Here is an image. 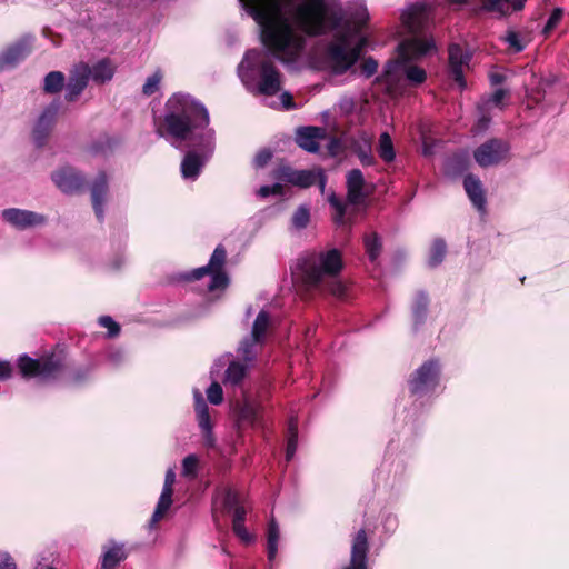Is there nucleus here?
<instances>
[{"label": "nucleus", "mask_w": 569, "mask_h": 569, "mask_svg": "<svg viewBox=\"0 0 569 569\" xmlns=\"http://www.w3.org/2000/svg\"><path fill=\"white\" fill-rule=\"evenodd\" d=\"M239 2L248 16L262 26L264 42L276 48L286 60L297 57L303 46V36L295 24H300L311 34H328L325 58L337 74L346 72L357 62L367 43L362 30L369 13L363 0H355L347 6L341 0Z\"/></svg>", "instance_id": "nucleus-1"}, {"label": "nucleus", "mask_w": 569, "mask_h": 569, "mask_svg": "<svg viewBox=\"0 0 569 569\" xmlns=\"http://www.w3.org/2000/svg\"><path fill=\"white\" fill-rule=\"evenodd\" d=\"M157 133L172 146L187 142L191 148L181 162L186 180H196L216 149V131L207 108L188 93H173L156 120Z\"/></svg>", "instance_id": "nucleus-2"}, {"label": "nucleus", "mask_w": 569, "mask_h": 569, "mask_svg": "<svg viewBox=\"0 0 569 569\" xmlns=\"http://www.w3.org/2000/svg\"><path fill=\"white\" fill-rule=\"evenodd\" d=\"M431 21L432 8L427 3L411 4L402 12L401 22L410 37L399 43L398 59L388 62L383 74L377 79L386 84L390 94L401 92L402 78L412 87L426 81V71L410 62L437 51L433 39L428 34Z\"/></svg>", "instance_id": "nucleus-3"}, {"label": "nucleus", "mask_w": 569, "mask_h": 569, "mask_svg": "<svg viewBox=\"0 0 569 569\" xmlns=\"http://www.w3.org/2000/svg\"><path fill=\"white\" fill-rule=\"evenodd\" d=\"M257 24L263 48L251 49L244 53L238 66V76L246 89L254 96L271 98L280 92L278 101L268 103L271 108L291 109L295 107L293 99L290 92L282 91L283 76L276 66L274 59L290 69L300 68L306 58L307 37H318L319 34L308 33L300 24H295L296 30L303 36V46L297 57L286 60L276 48L264 42L262 26ZM325 36L328 37V34Z\"/></svg>", "instance_id": "nucleus-4"}, {"label": "nucleus", "mask_w": 569, "mask_h": 569, "mask_svg": "<svg viewBox=\"0 0 569 569\" xmlns=\"http://www.w3.org/2000/svg\"><path fill=\"white\" fill-rule=\"evenodd\" d=\"M341 269L340 252L337 249H330L300 257L292 273L296 281L307 289L326 288L331 295L342 298L346 287L338 279Z\"/></svg>", "instance_id": "nucleus-5"}, {"label": "nucleus", "mask_w": 569, "mask_h": 569, "mask_svg": "<svg viewBox=\"0 0 569 569\" xmlns=\"http://www.w3.org/2000/svg\"><path fill=\"white\" fill-rule=\"evenodd\" d=\"M270 323V315L261 310L253 321L250 335L244 337L238 347V353L246 362L251 363L262 350Z\"/></svg>", "instance_id": "nucleus-6"}, {"label": "nucleus", "mask_w": 569, "mask_h": 569, "mask_svg": "<svg viewBox=\"0 0 569 569\" xmlns=\"http://www.w3.org/2000/svg\"><path fill=\"white\" fill-rule=\"evenodd\" d=\"M226 250L222 246H218L207 266L194 269L191 273L187 274L184 278L187 280H198L204 276H210V282L208 284L209 291L226 289L229 279L227 274L222 271V267L226 261Z\"/></svg>", "instance_id": "nucleus-7"}, {"label": "nucleus", "mask_w": 569, "mask_h": 569, "mask_svg": "<svg viewBox=\"0 0 569 569\" xmlns=\"http://www.w3.org/2000/svg\"><path fill=\"white\" fill-rule=\"evenodd\" d=\"M61 366L60 358L54 355L43 356L39 359L23 355L18 359V368L23 378H38L43 381L54 378Z\"/></svg>", "instance_id": "nucleus-8"}, {"label": "nucleus", "mask_w": 569, "mask_h": 569, "mask_svg": "<svg viewBox=\"0 0 569 569\" xmlns=\"http://www.w3.org/2000/svg\"><path fill=\"white\" fill-rule=\"evenodd\" d=\"M278 179L300 188H308L318 184L321 192L325 191L326 176L322 169L295 170L290 167H281L277 171Z\"/></svg>", "instance_id": "nucleus-9"}, {"label": "nucleus", "mask_w": 569, "mask_h": 569, "mask_svg": "<svg viewBox=\"0 0 569 569\" xmlns=\"http://www.w3.org/2000/svg\"><path fill=\"white\" fill-rule=\"evenodd\" d=\"M440 367L435 360L426 361L419 367L409 381L413 395H425L432 391L438 385Z\"/></svg>", "instance_id": "nucleus-10"}, {"label": "nucleus", "mask_w": 569, "mask_h": 569, "mask_svg": "<svg viewBox=\"0 0 569 569\" xmlns=\"http://www.w3.org/2000/svg\"><path fill=\"white\" fill-rule=\"evenodd\" d=\"M213 515L219 510L222 512L233 511L232 523L244 522L247 511L239 505V497L236 491L229 488L217 490L212 500Z\"/></svg>", "instance_id": "nucleus-11"}, {"label": "nucleus", "mask_w": 569, "mask_h": 569, "mask_svg": "<svg viewBox=\"0 0 569 569\" xmlns=\"http://www.w3.org/2000/svg\"><path fill=\"white\" fill-rule=\"evenodd\" d=\"M509 146L499 139H491L478 147L473 157L480 167H491L500 163L507 158Z\"/></svg>", "instance_id": "nucleus-12"}, {"label": "nucleus", "mask_w": 569, "mask_h": 569, "mask_svg": "<svg viewBox=\"0 0 569 569\" xmlns=\"http://www.w3.org/2000/svg\"><path fill=\"white\" fill-rule=\"evenodd\" d=\"M91 76L90 66L80 62L70 70L68 82L66 83L64 98L69 102L76 101L87 88Z\"/></svg>", "instance_id": "nucleus-13"}, {"label": "nucleus", "mask_w": 569, "mask_h": 569, "mask_svg": "<svg viewBox=\"0 0 569 569\" xmlns=\"http://www.w3.org/2000/svg\"><path fill=\"white\" fill-rule=\"evenodd\" d=\"M33 38L24 36L0 52V70L16 67L32 51Z\"/></svg>", "instance_id": "nucleus-14"}, {"label": "nucleus", "mask_w": 569, "mask_h": 569, "mask_svg": "<svg viewBox=\"0 0 569 569\" xmlns=\"http://www.w3.org/2000/svg\"><path fill=\"white\" fill-rule=\"evenodd\" d=\"M449 73L460 89L466 88L465 70L469 68L471 54L460 44L449 47Z\"/></svg>", "instance_id": "nucleus-15"}, {"label": "nucleus", "mask_w": 569, "mask_h": 569, "mask_svg": "<svg viewBox=\"0 0 569 569\" xmlns=\"http://www.w3.org/2000/svg\"><path fill=\"white\" fill-rule=\"evenodd\" d=\"M59 110L60 103L58 101H53L42 110L41 114L37 119L33 128V140L38 147H42L46 143V140L56 123Z\"/></svg>", "instance_id": "nucleus-16"}, {"label": "nucleus", "mask_w": 569, "mask_h": 569, "mask_svg": "<svg viewBox=\"0 0 569 569\" xmlns=\"http://www.w3.org/2000/svg\"><path fill=\"white\" fill-rule=\"evenodd\" d=\"M176 482V472L169 468L166 472L164 482L158 503L150 520V527H154L169 511L172 506L173 485Z\"/></svg>", "instance_id": "nucleus-17"}, {"label": "nucleus", "mask_w": 569, "mask_h": 569, "mask_svg": "<svg viewBox=\"0 0 569 569\" xmlns=\"http://www.w3.org/2000/svg\"><path fill=\"white\" fill-rule=\"evenodd\" d=\"M193 395L197 420L204 438V445L207 447H213L214 437L212 433V425L209 415V408L202 397V393L199 390H194Z\"/></svg>", "instance_id": "nucleus-18"}, {"label": "nucleus", "mask_w": 569, "mask_h": 569, "mask_svg": "<svg viewBox=\"0 0 569 569\" xmlns=\"http://www.w3.org/2000/svg\"><path fill=\"white\" fill-rule=\"evenodd\" d=\"M2 217L8 223L18 229L34 227L44 222L43 216L33 211L17 208L3 210Z\"/></svg>", "instance_id": "nucleus-19"}, {"label": "nucleus", "mask_w": 569, "mask_h": 569, "mask_svg": "<svg viewBox=\"0 0 569 569\" xmlns=\"http://www.w3.org/2000/svg\"><path fill=\"white\" fill-rule=\"evenodd\" d=\"M368 537L359 530L352 540L350 563L343 569H368Z\"/></svg>", "instance_id": "nucleus-20"}, {"label": "nucleus", "mask_w": 569, "mask_h": 569, "mask_svg": "<svg viewBox=\"0 0 569 569\" xmlns=\"http://www.w3.org/2000/svg\"><path fill=\"white\" fill-rule=\"evenodd\" d=\"M54 184L64 193L78 191L83 186V178L72 168L66 167L52 173Z\"/></svg>", "instance_id": "nucleus-21"}, {"label": "nucleus", "mask_w": 569, "mask_h": 569, "mask_svg": "<svg viewBox=\"0 0 569 569\" xmlns=\"http://www.w3.org/2000/svg\"><path fill=\"white\" fill-rule=\"evenodd\" d=\"M326 138V130L318 127H305L297 131L296 141L303 150L316 153L319 151L320 141Z\"/></svg>", "instance_id": "nucleus-22"}, {"label": "nucleus", "mask_w": 569, "mask_h": 569, "mask_svg": "<svg viewBox=\"0 0 569 569\" xmlns=\"http://www.w3.org/2000/svg\"><path fill=\"white\" fill-rule=\"evenodd\" d=\"M233 411L237 416L239 425L259 426L260 425V411L259 405L250 401L244 397L243 402H238L233 406Z\"/></svg>", "instance_id": "nucleus-23"}, {"label": "nucleus", "mask_w": 569, "mask_h": 569, "mask_svg": "<svg viewBox=\"0 0 569 569\" xmlns=\"http://www.w3.org/2000/svg\"><path fill=\"white\" fill-rule=\"evenodd\" d=\"M347 197L352 204H359L365 201V178L359 169H352L347 174Z\"/></svg>", "instance_id": "nucleus-24"}, {"label": "nucleus", "mask_w": 569, "mask_h": 569, "mask_svg": "<svg viewBox=\"0 0 569 569\" xmlns=\"http://www.w3.org/2000/svg\"><path fill=\"white\" fill-rule=\"evenodd\" d=\"M127 558V552L123 543L111 541L103 547L101 556L102 569H114L121 561Z\"/></svg>", "instance_id": "nucleus-25"}, {"label": "nucleus", "mask_w": 569, "mask_h": 569, "mask_svg": "<svg viewBox=\"0 0 569 569\" xmlns=\"http://www.w3.org/2000/svg\"><path fill=\"white\" fill-rule=\"evenodd\" d=\"M527 0H483L482 9L500 16H508L523 9Z\"/></svg>", "instance_id": "nucleus-26"}, {"label": "nucleus", "mask_w": 569, "mask_h": 569, "mask_svg": "<svg viewBox=\"0 0 569 569\" xmlns=\"http://www.w3.org/2000/svg\"><path fill=\"white\" fill-rule=\"evenodd\" d=\"M108 190L107 177L100 173L91 187V198L96 216L99 220L103 218V202Z\"/></svg>", "instance_id": "nucleus-27"}, {"label": "nucleus", "mask_w": 569, "mask_h": 569, "mask_svg": "<svg viewBox=\"0 0 569 569\" xmlns=\"http://www.w3.org/2000/svg\"><path fill=\"white\" fill-rule=\"evenodd\" d=\"M463 187L472 204L479 211H483L486 206V198L483 194L481 181L475 176L468 174L465 177Z\"/></svg>", "instance_id": "nucleus-28"}, {"label": "nucleus", "mask_w": 569, "mask_h": 569, "mask_svg": "<svg viewBox=\"0 0 569 569\" xmlns=\"http://www.w3.org/2000/svg\"><path fill=\"white\" fill-rule=\"evenodd\" d=\"M90 78L98 83L110 81L114 74V67L108 59L98 61L92 68L90 67Z\"/></svg>", "instance_id": "nucleus-29"}, {"label": "nucleus", "mask_w": 569, "mask_h": 569, "mask_svg": "<svg viewBox=\"0 0 569 569\" xmlns=\"http://www.w3.org/2000/svg\"><path fill=\"white\" fill-rule=\"evenodd\" d=\"M249 369L248 363H241L240 361H231L226 370L224 383L232 386L239 385L246 377Z\"/></svg>", "instance_id": "nucleus-30"}, {"label": "nucleus", "mask_w": 569, "mask_h": 569, "mask_svg": "<svg viewBox=\"0 0 569 569\" xmlns=\"http://www.w3.org/2000/svg\"><path fill=\"white\" fill-rule=\"evenodd\" d=\"M267 548H268V560L273 561L277 552H278V543L280 540V531L278 523L272 518L268 526V539H267Z\"/></svg>", "instance_id": "nucleus-31"}, {"label": "nucleus", "mask_w": 569, "mask_h": 569, "mask_svg": "<svg viewBox=\"0 0 569 569\" xmlns=\"http://www.w3.org/2000/svg\"><path fill=\"white\" fill-rule=\"evenodd\" d=\"M66 78L60 71L49 72L43 80V90L47 93H58L64 86Z\"/></svg>", "instance_id": "nucleus-32"}, {"label": "nucleus", "mask_w": 569, "mask_h": 569, "mask_svg": "<svg viewBox=\"0 0 569 569\" xmlns=\"http://www.w3.org/2000/svg\"><path fill=\"white\" fill-rule=\"evenodd\" d=\"M378 154L385 162H392L396 158L392 140L387 132H382L379 137Z\"/></svg>", "instance_id": "nucleus-33"}, {"label": "nucleus", "mask_w": 569, "mask_h": 569, "mask_svg": "<svg viewBox=\"0 0 569 569\" xmlns=\"http://www.w3.org/2000/svg\"><path fill=\"white\" fill-rule=\"evenodd\" d=\"M446 252V242L442 239H436L430 248L428 264L432 268L439 266L445 259Z\"/></svg>", "instance_id": "nucleus-34"}, {"label": "nucleus", "mask_w": 569, "mask_h": 569, "mask_svg": "<svg viewBox=\"0 0 569 569\" xmlns=\"http://www.w3.org/2000/svg\"><path fill=\"white\" fill-rule=\"evenodd\" d=\"M288 433L289 436L286 448V459L287 461H290L296 453L298 443V425L297 420L293 418H291L289 421Z\"/></svg>", "instance_id": "nucleus-35"}, {"label": "nucleus", "mask_w": 569, "mask_h": 569, "mask_svg": "<svg viewBox=\"0 0 569 569\" xmlns=\"http://www.w3.org/2000/svg\"><path fill=\"white\" fill-rule=\"evenodd\" d=\"M428 298L423 292L417 295L412 312L416 323H421L427 316Z\"/></svg>", "instance_id": "nucleus-36"}, {"label": "nucleus", "mask_w": 569, "mask_h": 569, "mask_svg": "<svg viewBox=\"0 0 569 569\" xmlns=\"http://www.w3.org/2000/svg\"><path fill=\"white\" fill-rule=\"evenodd\" d=\"M363 242L369 259L375 261L378 258L381 249V241L377 233L367 234L365 236Z\"/></svg>", "instance_id": "nucleus-37"}, {"label": "nucleus", "mask_w": 569, "mask_h": 569, "mask_svg": "<svg viewBox=\"0 0 569 569\" xmlns=\"http://www.w3.org/2000/svg\"><path fill=\"white\" fill-rule=\"evenodd\" d=\"M362 144L356 148V153L363 166H371L375 163V158L371 153V146L369 139L363 134Z\"/></svg>", "instance_id": "nucleus-38"}, {"label": "nucleus", "mask_w": 569, "mask_h": 569, "mask_svg": "<svg viewBox=\"0 0 569 569\" xmlns=\"http://www.w3.org/2000/svg\"><path fill=\"white\" fill-rule=\"evenodd\" d=\"M310 221V211L308 207L300 206L293 213L291 223L296 229H305Z\"/></svg>", "instance_id": "nucleus-39"}, {"label": "nucleus", "mask_w": 569, "mask_h": 569, "mask_svg": "<svg viewBox=\"0 0 569 569\" xmlns=\"http://www.w3.org/2000/svg\"><path fill=\"white\" fill-rule=\"evenodd\" d=\"M199 459L196 455H189L182 460V476L196 478L198 473Z\"/></svg>", "instance_id": "nucleus-40"}, {"label": "nucleus", "mask_w": 569, "mask_h": 569, "mask_svg": "<svg viewBox=\"0 0 569 569\" xmlns=\"http://www.w3.org/2000/svg\"><path fill=\"white\" fill-rule=\"evenodd\" d=\"M162 79V73L157 70L151 76H149L142 87V92L146 96H152L158 91L160 82Z\"/></svg>", "instance_id": "nucleus-41"}, {"label": "nucleus", "mask_w": 569, "mask_h": 569, "mask_svg": "<svg viewBox=\"0 0 569 569\" xmlns=\"http://www.w3.org/2000/svg\"><path fill=\"white\" fill-rule=\"evenodd\" d=\"M329 203L335 209V221L338 224L345 223V212H346V206L338 199V197L332 193L329 197Z\"/></svg>", "instance_id": "nucleus-42"}, {"label": "nucleus", "mask_w": 569, "mask_h": 569, "mask_svg": "<svg viewBox=\"0 0 569 569\" xmlns=\"http://www.w3.org/2000/svg\"><path fill=\"white\" fill-rule=\"evenodd\" d=\"M207 397L212 405H220L223 401V391L221 386L218 382H212L207 389Z\"/></svg>", "instance_id": "nucleus-43"}, {"label": "nucleus", "mask_w": 569, "mask_h": 569, "mask_svg": "<svg viewBox=\"0 0 569 569\" xmlns=\"http://www.w3.org/2000/svg\"><path fill=\"white\" fill-rule=\"evenodd\" d=\"M232 530L242 542L251 543L254 541V536L247 530L244 522L232 523Z\"/></svg>", "instance_id": "nucleus-44"}, {"label": "nucleus", "mask_w": 569, "mask_h": 569, "mask_svg": "<svg viewBox=\"0 0 569 569\" xmlns=\"http://www.w3.org/2000/svg\"><path fill=\"white\" fill-rule=\"evenodd\" d=\"M99 323L101 327L108 329V337H110V338L118 336L120 332L119 325L109 316L100 317Z\"/></svg>", "instance_id": "nucleus-45"}, {"label": "nucleus", "mask_w": 569, "mask_h": 569, "mask_svg": "<svg viewBox=\"0 0 569 569\" xmlns=\"http://www.w3.org/2000/svg\"><path fill=\"white\" fill-rule=\"evenodd\" d=\"M361 74L366 78L372 77L378 70V62L372 58H367L360 64Z\"/></svg>", "instance_id": "nucleus-46"}, {"label": "nucleus", "mask_w": 569, "mask_h": 569, "mask_svg": "<svg viewBox=\"0 0 569 569\" xmlns=\"http://www.w3.org/2000/svg\"><path fill=\"white\" fill-rule=\"evenodd\" d=\"M563 11L560 8H556L552 10L546 26H545V33L550 32L560 22L562 18Z\"/></svg>", "instance_id": "nucleus-47"}, {"label": "nucleus", "mask_w": 569, "mask_h": 569, "mask_svg": "<svg viewBox=\"0 0 569 569\" xmlns=\"http://www.w3.org/2000/svg\"><path fill=\"white\" fill-rule=\"evenodd\" d=\"M272 158V152L268 149L260 150L254 159L253 164L256 168H262L264 167Z\"/></svg>", "instance_id": "nucleus-48"}, {"label": "nucleus", "mask_w": 569, "mask_h": 569, "mask_svg": "<svg viewBox=\"0 0 569 569\" xmlns=\"http://www.w3.org/2000/svg\"><path fill=\"white\" fill-rule=\"evenodd\" d=\"M282 191V186L280 183H274L272 186H262L257 191V194L261 198H267L271 194H280Z\"/></svg>", "instance_id": "nucleus-49"}, {"label": "nucleus", "mask_w": 569, "mask_h": 569, "mask_svg": "<svg viewBox=\"0 0 569 569\" xmlns=\"http://www.w3.org/2000/svg\"><path fill=\"white\" fill-rule=\"evenodd\" d=\"M505 39H506V42L509 44V47L515 49V51L520 52L523 50L525 47L521 43L520 38L516 32H513V31L508 32Z\"/></svg>", "instance_id": "nucleus-50"}, {"label": "nucleus", "mask_w": 569, "mask_h": 569, "mask_svg": "<svg viewBox=\"0 0 569 569\" xmlns=\"http://www.w3.org/2000/svg\"><path fill=\"white\" fill-rule=\"evenodd\" d=\"M0 569H17L13 558L6 551H0Z\"/></svg>", "instance_id": "nucleus-51"}, {"label": "nucleus", "mask_w": 569, "mask_h": 569, "mask_svg": "<svg viewBox=\"0 0 569 569\" xmlns=\"http://www.w3.org/2000/svg\"><path fill=\"white\" fill-rule=\"evenodd\" d=\"M12 375V366L9 361L0 360V380L9 379Z\"/></svg>", "instance_id": "nucleus-52"}, {"label": "nucleus", "mask_w": 569, "mask_h": 569, "mask_svg": "<svg viewBox=\"0 0 569 569\" xmlns=\"http://www.w3.org/2000/svg\"><path fill=\"white\" fill-rule=\"evenodd\" d=\"M506 97V91L503 89H497L491 98L489 99V103H492L496 107H501V102L503 98Z\"/></svg>", "instance_id": "nucleus-53"}, {"label": "nucleus", "mask_w": 569, "mask_h": 569, "mask_svg": "<svg viewBox=\"0 0 569 569\" xmlns=\"http://www.w3.org/2000/svg\"><path fill=\"white\" fill-rule=\"evenodd\" d=\"M502 81V77L500 74H492L491 76V82L497 84Z\"/></svg>", "instance_id": "nucleus-54"}, {"label": "nucleus", "mask_w": 569, "mask_h": 569, "mask_svg": "<svg viewBox=\"0 0 569 569\" xmlns=\"http://www.w3.org/2000/svg\"><path fill=\"white\" fill-rule=\"evenodd\" d=\"M488 122H489V120L487 118L482 117L481 119H479V127L481 129H485V128H487Z\"/></svg>", "instance_id": "nucleus-55"}, {"label": "nucleus", "mask_w": 569, "mask_h": 569, "mask_svg": "<svg viewBox=\"0 0 569 569\" xmlns=\"http://www.w3.org/2000/svg\"><path fill=\"white\" fill-rule=\"evenodd\" d=\"M451 3H457V4H461L463 3L466 0H449Z\"/></svg>", "instance_id": "nucleus-56"}, {"label": "nucleus", "mask_w": 569, "mask_h": 569, "mask_svg": "<svg viewBox=\"0 0 569 569\" xmlns=\"http://www.w3.org/2000/svg\"><path fill=\"white\" fill-rule=\"evenodd\" d=\"M348 107L351 108L352 107V101H348Z\"/></svg>", "instance_id": "nucleus-57"}]
</instances>
